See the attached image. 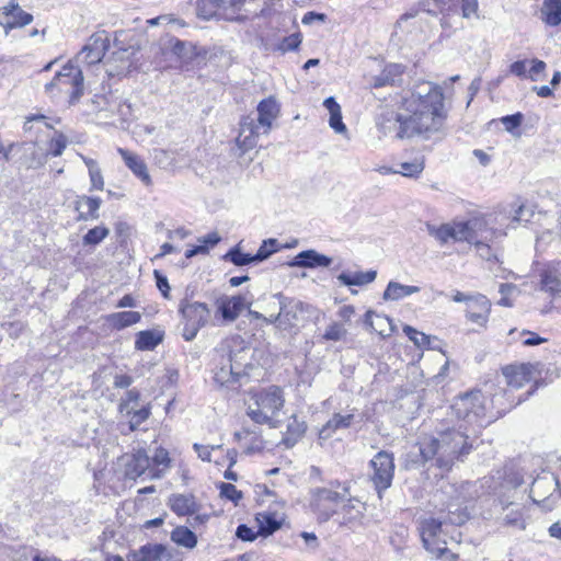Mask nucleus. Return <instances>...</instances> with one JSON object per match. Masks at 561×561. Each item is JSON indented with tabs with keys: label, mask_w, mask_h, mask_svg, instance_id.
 I'll return each mask as SVG.
<instances>
[{
	"label": "nucleus",
	"mask_w": 561,
	"mask_h": 561,
	"mask_svg": "<svg viewBox=\"0 0 561 561\" xmlns=\"http://www.w3.org/2000/svg\"><path fill=\"white\" fill-rule=\"evenodd\" d=\"M540 285L551 296L553 307L561 309V261L550 262L541 270Z\"/></svg>",
	"instance_id": "2eb2a0df"
},
{
	"label": "nucleus",
	"mask_w": 561,
	"mask_h": 561,
	"mask_svg": "<svg viewBox=\"0 0 561 561\" xmlns=\"http://www.w3.org/2000/svg\"><path fill=\"white\" fill-rule=\"evenodd\" d=\"M534 366L531 364L508 365L502 369L510 388L519 389L531 380Z\"/></svg>",
	"instance_id": "4be33fe9"
},
{
	"label": "nucleus",
	"mask_w": 561,
	"mask_h": 561,
	"mask_svg": "<svg viewBox=\"0 0 561 561\" xmlns=\"http://www.w3.org/2000/svg\"><path fill=\"white\" fill-rule=\"evenodd\" d=\"M32 22L33 15L22 10L16 0H10L7 5L0 8V25L3 26L5 34Z\"/></svg>",
	"instance_id": "a211bd4d"
},
{
	"label": "nucleus",
	"mask_w": 561,
	"mask_h": 561,
	"mask_svg": "<svg viewBox=\"0 0 561 561\" xmlns=\"http://www.w3.org/2000/svg\"><path fill=\"white\" fill-rule=\"evenodd\" d=\"M236 536L242 541L251 542L255 540L257 534L251 527L247 526L245 524H241L237 527Z\"/></svg>",
	"instance_id": "0e129e2a"
},
{
	"label": "nucleus",
	"mask_w": 561,
	"mask_h": 561,
	"mask_svg": "<svg viewBox=\"0 0 561 561\" xmlns=\"http://www.w3.org/2000/svg\"><path fill=\"white\" fill-rule=\"evenodd\" d=\"M232 344H239L237 339L226 341L221 346L220 366L216 368L214 379L220 386H228L239 380L245 366L247 347L240 346L237 351L232 350Z\"/></svg>",
	"instance_id": "423d86ee"
},
{
	"label": "nucleus",
	"mask_w": 561,
	"mask_h": 561,
	"mask_svg": "<svg viewBox=\"0 0 561 561\" xmlns=\"http://www.w3.org/2000/svg\"><path fill=\"white\" fill-rule=\"evenodd\" d=\"M129 416V428L135 431L138 426L150 416V408L142 407L140 409L134 408Z\"/></svg>",
	"instance_id": "8fccbe9b"
},
{
	"label": "nucleus",
	"mask_w": 561,
	"mask_h": 561,
	"mask_svg": "<svg viewBox=\"0 0 561 561\" xmlns=\"http://www.w3.org/2000/svg\"><path fill=\"white\" fill-rule=\"evenodd\" d=\"M330 127L335 133H344L346 130V126L342 121V112L339 110L337 112L330 113V119H329Z\"/></svg>",
	"instance_id": "69168bd1"
},
{
	"label": "nucleus",
	"mask_w": 561,
	"mask_h": 561,
	"mask_svg": "<svg viewBox=\"0 0 561 561\" xmlns=\"http://www.w3.org/2000/svg\"><path fill=\"white\" fill-rule=\"evenodd\" d=\"M469 433L471 432L468 427L459 425V428H448L439 432L437 436L422 437L417 443L421 463L431 461V466L449 471L456 461H462L471 451Z\"/></svg>",
	"instance_id": "f03ea898"
},
{
	"label": "nucleus",
	"mask_w": 561,
	"mask_h": 561,
	"mask_svg": "<svg viewBox=\"0 0 561 561\" xmlns=\"http://www.w3.org/2000/svg\"><path fill=\"white\" fill-rule=\"evenodd\" d=\"M403 332L419 347L427 346L430 344V337L426 334L419 332L410 325H405Z\"/></svg>",
	"instance_id": "603ef678"
},
{
	"label": "nucleus",
	"mask_w": 561,
	"mask_h": 561,
	"mask_svg": "<svg viewBox=\"0 0 561 561\" xmlns=\"http://www.w3.org/2000/svg\"><path fill=\"white\" fill-rule=\"evenodd\" d=\"M226 3V0H197V15L204 20L214 18L219 8Z\"/></svg>",
	"instance_id": "a19ab883"
},
{
	"label": "nucleus",
	"mask_w": 561,
	"mask_h": 561,
	"mask_svg": "<svg viewBox=\"0 0 561 561\" xmlns=\"http://www.w3.org/2000/svg\"><path fill=\"white\" fill-rule=\"evenodd\" d=\"M125 477L130 480H136L148 471L151 478H160V473L151 468V458L145 450H138L131 456H127L125 461Z\"/></svg>",
	"instance_id": "6ab92c4d"
},
{
	"label": "nucleus",
	"mask_w": 561,
	"mask_h": 561,
	"mask_svg": "<svg viewBox=\"0 0 561 561\" xmlns=\"http://www.w3.org/2000/svg\"><path fill=\"white\" fill-rule=\"evenodd\" d=\"M179 313L182 317V337L191 342L198 331L204 328L210 318V309L205 302L192 301L184 298L179 304Z\"/></svg>",
	"instance_id": "6e6552de"
},
{
	"label": "nucleus",
	"mask_w": 561,
	"mask_h": 561,
	"mask_svg": "<svg viewBox=\"0 0 561 561\" xmlns=\"http://www.w3.org/2000/svg\"><path fill=\"white\" fill-rule=\"evenodd\" d=\"M81 159L83 160L84 164L87 165L88 168V171H89V176H90V182H91V191L92 190H98V191H103L104 188V179H103V175H102V171L99 167V163L92 159V158H88V157H84V156H80Z\"/></svg>",
	"instance_id": "ea45409f"
},
{
	"label": "nucleus",
	"mask_w": 561,
	"mask_h": 561,
	"mask_svg": "<svg viewBox=\"0 0 561 561\" xmlns=\"http://www.w3.org/2000/svg\"><path fill=\"white\" fill-rule=\"evenodd\" d=\"M118 153L124 160L126 167L135 176H137L146 186L151 185L152 181L148 172L147 164L138 154L123 148H118Z\"/></svg>",
	"instance_id": "393cba45"
},
{
	"label": "nucleus",
	"mask_w": 561,
	"mask_h": 561,
	"mask_svg": "<svg viewBox=\"0 0 561 561\" xmlns=\"http://www.w3.org/2000/svg\"><path fill=\"white\" fill-rule=\"evenodd\" d=\"M377 128L385 137L397 139L410 138V128L407 115L399 114L392 110L383 111L377 118Z\"/></svg>",
	"instance_id": "ddd939ff"
},
{
	"label": "nucleus",
	"mask_w": 561,
	"mask_h": 561,
	"mask_svg": "<svg viewBox=\"0 0 561 561\" xmlns=\"http://www.w3.org/2000/svg\"><path fill=\"white\" fill-rule=\"evenodd\" d=\"M83 80L82 70L70 60L45 84V91L53 96L55 91L65 93L69 95V104L73 105L83 94Z\"/></svg>",
	"instance_id": "0eeeda50"
},
{
	"label": "nucleus",
	"mask_w": 561,
	"mask_h": 561,
	"mask_svg": "<svg viewBox=\"0 0 561 561\" xmlns=\"http://www.w3.org/2000/svg\"><path fill=\"white\" fill-rule=\"evenodd\" d=\"M36 124H42V125H45V126H49L47 123H46V116L44 115H32L30 117L26 118L25 123H24V131L25 133H31L35 125Z\"/></svg>",
	"instance_id": "338daca9"
},
{
	"label": "nucleus",
	"mask_w": 561,
	"mask_h": 561,
	"mask_svg": "<svg viewBox=\"0 0 561 561\" xmlns=\"http://www.w3.org/2000/svg\"><path fill=\"white\" fill-rule=\"evenodd\" d=\"M110 48V37L103 32L92 34L76 56V62L92 66L102 61Z\"/></svg>",
	"instance_id": "4468645a"
},
{
	"label": "nucleus",
	"mask_w": 561,
	"mask_h": 561,
	"mask_svg": "<svg viewBox=\"0 0 561 561\" xmlns=\"http://www.w3.org/2000/svg\"><path fill=\"white\" fill-rule=\"evenodd\" d=\"M257 118L248 115L242 116L239 123V134L236 139L238 148L242 153L253 149L257 144L261 134H268L273 122L279 114V104L276 99L268 96L263 99L256 107Z\"/></svg>",
	"instance_id": "7ed1b4c3"
},
{
	"label": "nucleus",
	"mask_w": 561,
	"mask_h": 561,
	"mask_svg": "<svg viewBox=\"0 0 561 561\" xmlns=\"http://www.w3.org/2000/svg\"><path fill=\"white\" fill-rule=\"evenodd\" d=\"M332 261V257L310 249L299 252L288 265L291 267L318 268L330 266Z\"/></svg>",
	"instance_id": "412c9836"
},
{
	"label": "nucleus",
	"mask_w": 561,
	"mask_h": 561,
	"mask_svg": "<svg viewBox=\"0 0 561 561\" xmlns=\"http://www.w3.org/2000/svg\"><path fill=\"white\" fill-rule=\"evenodd\" d=\"M442 525L443 523L436 518H427L421 524L423 547L437 558H440L445 552H447L446 542H439L438 540V536L442 533Z\"/></svg>",
	"instance_id": "dca6fc26"
},
{
	"label": "nucleus",
	"mask_w": 561,
	"mask_h": 561,
	"mask_svg": "<svg viewBox=\"0 0 561 561\" xmlns=\"http://www.w3.org/2000/svg\"><path fill=\"white\" fill-rule=\"evenodd\" d=\"M421 289L417 286L403 285L398 282H389L383 291L382 298L385 300H400L404 297L419 293Z\"/></svg>",
	"instance_id": "c9c22d12"
},
{
	"label": "nucleus",
	"mask_w": 561,
	"mask_h": 561,
	"mask_svg": "<svg viewBox=\"0 0 561 561\" xmlns=\"http://www.w3.org/2000/svg\"><path fill=\"white\" fill-rule=\"evenodd\" d=\"M277 251V240L276 239H267L262 242L259 250L254 254V260L256 263L263 262L268 259L273 253Z\"/></svg>",
	"instance_id": "09e8293b"
},
{
	"label": "nucleus",
	"mask_w": 561,
	"mask_h": 561,
	"mask_svg": "<svg viewBox=\"0 0 561 561\" xmlns=\"http://www.w3.org/2000/svg\"><path fill=\"white\" fill-rule=\"evenodd\" d=\"M247 300L242 295L225 298L220 301L218 310L224 320L234 321L245 308Z\"/></svg>",
	"instance_id": "cd10ccee"
},
{
	"label": "nucleus",
	"mask_w": 561,
	"mask_h": 561,
	"mask_svg": "<svg viewBox=\"0 0 561 561\" xmlns=\"http://www.w3.org/2000/svg\"><path fill=\"white\" fill-rule=\"evenodd\" d=\"M171 540L186 549H193L197 545V536L186 526L175 527L171 533Z\"/></svg>",
	"instance_id": "58836bf2"
},
{
	"label": "nucleus",
	"mask_w": 561,
	"mask_h": 561,
	"mask_svg": "<svg viewBox=\"0 0 561 561\" xmlns=\"http://www.w3.org/2000/svg\"><path fill=\"white\" fill-rule=\"evenodd\" d=\"M141 314L138 311L114 312L106 317L107 323L115 330H123L138 323Z\"/></svg>",
	"instance_id": "72a5a7b5"
},
{
	"label": "nucleus",
	"mask_w": 561,
	"mask_h": 561,
	"mask_svg": "<svg viewBox=\"0 0 561 561\" xmlns=\"http://www.w3.org/2000/svg\"><path fill=\"white\" fill-rule=\"evenodd\" d=\"M30 150V158L26 161L27 169H38L43 167L46 162V154L37 151L34 146L31 147Z\"/></svg>",
	"instance_id": "bf43d9fd"
},
{
	"label": "nucleus",
	"mask_w": 561,
	"mask_h": 561,
	"mask_svg": "<svg viewBox=\"0 0 561 561\" xmlns=\"http://www.w3.org/2000/svg\"><path fill=\"white\" fill-rule=\"evenodd\" d=\"M490 312L491 302L484 295L481 294L474 295V298L471 302H469L466 310L467 319L481 328L486 325Z\"/></svg>",
	"instance_id": "aec40b11"
},
{
	"label": "nucleus",
	"mask_w": 561,
	"mask_h": 561,
	"mask_svg": "<svg viewBox=\"0 0 561 561\" xmlns=\"http://www.w3.org/2000/svg\"><path fill=\"white\" fill-rule=\"evenodd\" d=\"M102 199L100 197L80 195L75 202V209L79 213L78 221L95 220L100 217V207Z\"/></svg>",
	"instance_id": "b1692460"
},
{
	"label": "nucleus",
	"mask_w": 561,
	"mask_h": 561,
	"mask_svg": "<svg viewBox=\"0 0 561 561\" xmlns=\"http://www.w3.org/2000/svg\"><path fill=\"white\" fill-rule=\"evenodd\" d=\"M354 420V414L334 413L332 417L320 428L319 439H329L336 431L348 428Z\"/></svg>",
	"instance_id": "c85d7f7f"
},
{
	"label": "nucleus",
	"mask_w": 561,
	"mask_h": 561,
	"mask_svg": "<svg viewBox=\"0 0 561 561\" xmlns=\"http://www.w3.org/2000/svg\"><path fill=\"white\" fill-rule=\"evenodd\" d=\"M169 465H170L169 453L164 448H158L154 453L153 458L151 459V468H153V466H157V467L162 466L163 468H168Z\"/></svg>",
	"instance_id": "e2e57ef3"
},
{
	"label": "nucleus",
	"mask_w": 561,
	"mask_h": 561,
	"mask_svg": "<svg viewBox=\"0 0 561 561\" xmlns=\"http://www.w3.org/2000/svg\"><path fill=\"white\" fill-rule=\"evenodd\" d=\"M283 390L277 386H271L256 392L253 402L248 405L247 414L256 424H266L272 428L277 427L274 420L284 407Z\"/></svg>",
	"instance_id": "39448f33"
},
{
	"label": "nucleus",
	"mask_w": 561,
	"mask_h": 561,
	"mask_svg": "<svg viewBox=\"0 0 561 561\" xmlns=\"http://www.w3.org/2000/svg\"><path fill=\"white\" fill-rule=\"evenodd\" d=\"M373 468L371 481L381 497V492L391 486L394 474V459L391 453L381 450L370 460Z\"/></svg>",
	"instance_id": "f8f14e48"
},
{
	"label": "nucleus",
	"mask_w": 561,
	"mask_h": 561,
	"mask_svg": "<svg viewBox=\"0 0 561 561\" xmlns=\"http://www.w3.org/2000/svg\"><path fill=\"white\" fill-rule=\"evenodd\" d=\"M256 1L257 0H229V7L238 14L233 18H229L228 20L243 22L249 18V14L256 15Z\"/></svg>",
	"instance_id": "4c0bfd02"
},
{
	"label": "nucleus",
	"mask_w": 561,
	"mask_h": 561,
	"mask_svg": "<svg viewBox=\"0 0 561 561\" xmlns=\"http://www.w3.org/2000/svg\"><path fill=\"white\" fill-rule=\"evenodd\" d=\"M110 234V229L104 226H96L89 229L83 236L82 242L84 245H98Z\"/></svg>",
	"instance_id": "37998d69"
},
{
	"label": "nucleus",
	"mask_w": 561,
	"mask_h": 561,
	"mask_svg": "<svg viewBox=\"0 0 561 561\" xmlns=\"http://www.w3.org/2000/svg\"><path fill=\"white\" fill-rule=\"evenodd\" d=\"M224 260L231 262L236 266H244L256 263L254 254L243 253L239 245L231 248L225 255Z\"/></svg>",
	"instance_id": "79ce46f5"
},
{
	"label": "nucleus",
	"mask_w": 561,
	"mask_h": 561,
	"mask_svg": "<svg viewBox=\"0 0 561 561\" xmlns=\"http://www.w3.org/2000/svg\"><path fill=\"white\" fill-rule=\"evenodd\" d=\"M444 100L443 89L436 83L424 81L415 87L403 102L410 113L407 117L411 137L419 135L431 139L443 131L447 119Z\"/></svg>",
	"instance_id": "f257e3e1"
},
{
	"label": "nucleus",
	"mask_w": 561,
	"mask_h": 561,
	"mask_svg": "<svg viewBox=\"0 0 561 561\" xmlns=\"http://www.w3.org/2000/svg\"><path fill=\"white\" fill-rule=\"evenodd\" d=\"M307 431V424L305 421L299 420L296 415H291L285 436L282 443L287 447L291 448L295 444L305 435Z\"/></svg>",
	"instance_id": "7c9ffc66"
},
{
	"label": "nucleus",
	"mask_w": 561,
	"mask_h": 561,
	"mask_svg": "<svg viewBox=\"0 0 561 561\" xmlns=\"http://www.w3.org/2000/svg\"><path fill=\"white\" fill-rule=\"evenodd\" d=\"M540 19L548 26H559L561 24V0H543Z\"/></svg>",
	"instance_id": "2f4dec72"
},
{
	"label": "nucleus",
	"mask_w": 561,
	"mask_h": 561,
	"mask_svg": "<svg viewBox=\"0 0 561 561\" xmlns=\"http://www.w3.org/2000/svg\"><path fill=\"white\" fill-rule=\"evenodd\" d=\"M488 399L481 391H470L455 399L450 409L453 414L463 422L462 427H468L471 434L490 424L492 416L486 415Z\"/></svg>",
	"instance_id": "20e7f679"
},
{
	"label": "nucleus",
	"mask_w": 561,
	"mask_h": 561,
	"mask_svg": "<svg viewBox=\"0 0 561 561\" xmlns=\"http://www.w3.org/2000/svg\"><path fill=\"white\" fill-rule=\"evenodd\" d=\"M426 230L431 237L435 238L442 244L447 243L449 240L456 242V221L453 224H443L440 226L427 222Z\"/></svg>",
	"instance_id": "e433bc0d"
},
{
	"label": "nucleus",
	"mask_w": 561,
	"mask_h": 561,
	"mask_svg": "<svg viewBox=\"0 0 561 561\" xmlns=\"http://www.w3.org/2000/svg\"><path fill=\"white\" fill-rule=\"evenodd\" d=\"M495 230L488 227L484 218L474 217L466 221H456V242L466 241L477 249L488 251V242H492Z\"/></svg>",
	"instance_id": "1a4fd4ad"
},
{
	"label": "nucleus",
	"mask_w": 561,
	"mask_h": 561,
	"mask_svg": "<svg viewBox=\"0 0 561 561\" xmlns=\"http://www.w3.org/2000/svg\"><path fill=\"white\" fill-rule=\"evenodd\" d=\"M347 503L342 506L340 524L348 528H354L360 524L363 518L364 506L359 501L353 502L352 499L347 497Z\"/></svg>",
	"instance_id": "c756f323"
},
{
	"label": "nucleus",
	"mask_w": 561,
	"mask_h": 561,
	"mask_svg": "<svg viewBox=\"0 0 561 561\" xmlns=\"http://www.w3.org/2000/svg\"><path fill=\"white\" fill-rule=\"evenodd\" d=\"M331 486L336 489L342 488V491L317 488L311 492V506L323 520H328L336 513L335 507L340 502H343L351 496L350 488L346 483L341 484L339 481H334L331 482Z\"/></svg>",
	"instance_id": "9d476101"
},
{
	"label": "nucleus",
	"mask_w": 561,
	"mask_h": 561,
	"mask_svg": "<svg viewBox=\"0 0 561 561\" xmlns=\"http://www.w3.org/2000/svg\"><path fill=\"white\" fill-rule=\"evenodd\" d=\"M346 334V330L343 328L342 324L340 323H332L331 325L328 327V329L325 330L324 334H323V337L328 341H340L341 339H343Z\"/></svg>",
	"instance_id": "13d9d810"
},
{
	"label": "nucleus",
	"mask_w": 561,
	"mask_h": 561,
	"mask_svg": "<svg viewBox=\"0 0 561 561\" xmlns=\"http://www.w3.org/2000/svg\"><path fill=\"white\" fill-rule=\"evenodd\" d=\"M279 302L278 330L289 331L298 325L299 314L304 311V304L290 299L278 293L275 295Z\"/></svg>",
	"instance_id": "f3484780"
},
{
	"label": "nucleus",
	"mask_w": 561,
	"mask_h": 561,
	"mask_svg": "<svg viewBox=\"0 0 561 561\" xmlns=\"http://www.w3.org/2000/svg\"><path fill=\"white\" fill-rule=\"evenodd\" d=\"M219 489L221 496L234 503H238V501L242 499V492L237 490V488L231 483L221 482Z\"/></svg>",
	"instance_id": "4d7b16f0"
},
{
	"label": "nucleus",
	"mask_w": 561,
	"mask_h": 561,
	"mask_svg": "<svg viewBox=\"0 0 561 561\" xmlns=\"http://www.w3.org/2000/svg\"><path fill=\"white\" fill-rule=\"evenodd\" d=\"M504 523L507 526H514L519 529H525L526 524L523 518V513L519 508L517 510H511L504 517Z\"/></svg>",
	"instance_id": "6e6d98bb"
},
{
	"label": "nucleus",
	"mask_w": 561,
	"mask_h": 561,
	"mask_svg": "<svg viewBox=\"0 0 561 561\" xmlns=\"http://www.w3.org/2000/svg\"><path fill=\"white\" fill-rule=\"evenodd\" d=\"M168 49L179 58H186L188 56V43L175 37L169 41Z\"/></svg>",
	"instance_id": "5fc2aeb1"
},
{
	"label": "nucleus",
	"mask_w": 561,
	"mask_h": 561,
	"mask_svg": "<svg viewBox=\"0 0 561 561\" xmlns=\"http://www.w3.org/2000/svg\"><path fill=\"white\" fill-rule=\"evenodd\" d=\"M169 506L178 516L193 515L199 510V504L193 494H172Z\"/></svg>",
	"instance_id": "a878e982"
},
{
	"label": "nucleus",
	"mask_w": 561,
	"mask_h": 561,
	"mask_svg": "<svg viewBox=\"0 0 561 561\" xmlns=\"http://www.w3.org/2000/svg\"><path fill=\"white\" fill-rule=\"evenodd\" d=\"M301 44V35L299 33L290 34L289 36H285L280 39V42L276 45L275 50L280 51L282 54L297 50L299 45Z\"/></svg>",
	"instance_id": "49530a36"
},
{
	"label": "nucleus",
	"mask_w": 561,
	"mask_h": 561,
	"mask_svg": "<svg viewBox=\"0 0 561 561\" xmlns=\"http://www.w3.org/2000/svg\"><path fill=\"white\" fill-rule=\"evenodd\" d=\"M259 533L263 536H270L280 528V522L273 514H264L259 518Z\"/></svg>",
	"instance_id": "a18cd8bd"
},
{
	"label": "nucleus",
	"mask_w": 561,
	"mask_h": 561,
	"mask_svg": "<svg viewBox=\"0 0 561 561\" xmlns=\"http://www.w3.org/2000/svg\"><path fill=\"white\" fill-rule=\"evenodd\" d=\"M523 114L522 113H515L512 115H506L501 118L502 124L504 125L505 129L510 133H512L514 129L519 127L523 122Z\"/></svg>",
	"instance_id": "680f3d73"
},
{
	"label": "nucleus",
	"mask_w": 561,
	"mask_h": 561,
	"mask_svg": "<svg viewBox=\"0 0 561 561\" xmlns=\"http://www.w3.org/2000/svg\"><path fill=\"white\" fill-rule=\"evenodd\" d=\"M404 67L399 64L387 65L383 70L373 78L371 85L374 88H382L386 85H399L402 81Z\"/></svg>",
	"instance_id": "bb28decb"
},
{
	"label": "nucleus",
	"mask_w": 561,
	"mask_h": 561,
	"mask_svg": "<svg viewBox=\"0 0 561 561\" xmlns=\"http://www.w3.org/2000/svg\"><path fill=\"white\" fill-rule=\"evenodd\" d=\"M529 497L543 511H552L561 497L558 478L551 472H542L531 483Z\"/></svg>",
	"instance_id": "9b49d317"
},
{
	"label": "nucleus",
	"mask_w": 561,
	"mask_h": 561,
	"mask_svg": "<svg viewBox=\"0 0 561 561\" xmlns=\"http://www.w3.org/2000/svg\"><path fill=\"white\" fill-rule=\"evenodd\" d=\"M153 276H154V279H156V285H157L158 289L160 290L161 295L164 298H170V289H171V287L169 285V280H168L167 276L163 275L158 270L153 271Z\"/></svg>",
	"instance_id": "052dcab7"
},
{
	"label": "nucleus",
	"mask_w": 561,
	"mask_h": 561,
	"mask_svg": "<svg viewBox=\"0 0 561 561\" xmlns=\"http://www.w3.org/2000/svg\"><path fill=\"white\" fill-rule=\"evenodd\" d=\"M67 147V138L64 134L58 133L50 141H49V148L46 154L53 156V157H59L62 154L64 150Z\"/></svg>",
	"instance_id": "3c124183"
},
{
	"label": "nucleus",
	"mask_w": 561,
	"mask_h": 561,
	"mask_svg": "<svg viewBox=\"0 0 561 561\" xmlns=\"http://www.w3.org/2000/svg\"><path fill=\"white\" fill-rule=\"evenodd\" d=\"M171 554L161 543H148L127 556V561H170Z\"/></svg>",
	"instance_id": "5701e85b"
},
{
	"label": "nucleus",
	"mask_w": 561,
	"mask_h": 561,
	"mask_svg": "<svg viewBox=\"0 0 561 561\" xmlns=\"http://www.w3.org/2000/svg\"><path fill=\"white\" fill-rule=\"evenodd\" d=\"M377 272L374 270L367 272H342L337 275V280L345 286H364L376 279Z\"/></svg>",
	"instance_id": "473e14b6"
},
{
	"label": "nucleus",
	"mask_w": 561,
	"mask_h": 561,
	"mask_svg": "<svg viewBox=\"0 0 561 561\" xmlns=\"http://www.w3.org/2000/svg\"><path fill=\"white\" fill-rule=\"evenodd\" d=\"M461 10L465 18H470L478 11V0H461Z\"/></svg>",
	"instance_id": "774afa93"
},
{
	"label": "nucleus",
	"mask_w": 561,
	"mask_h": 561,
	"mask_svg": "<svg viewBox=\"0 0 561 561\" xmlns=\"http://www.w3.org/2000/svg\"><path fill=\"white\" fill-rule=\"evenodd\" d=\"M163 340V334L154 330H145L136 334L135 348L138 351H152Z\"/></svg>",
	"instance_id": "f704fd0d"
},
{
	"label": "nucleus",
	"mask_w": 561,
	"mask_h": 561,
	"mask_svg": "<svg viewBox=\"0 0 561 561\" xmlns=\"http://www.w3.org/2000/svg\"><path fill=\"white\" fill-rule=\"evenodd\" d=\"M534 216V211L526 206L525 204H518L516 209H514V215L511 219L510 226L512 228H517L518 226L526 225L530 221Z\"/></svg>",
	"instance_id": "c03bdc74"
},
{
	"label": "nucleus",
	"mask_w": 561,
	"mask_h": 561,
	"mask_svg": "<svg viewBox=\"0 0 561 561\" xmlns=\"http://www.w3.org/2000/svg\"><path fill=\"white\" fill-rule=\"evenodd\" d=\"M424 169V163L422 160H414L412 162H403L400 164V170L398 171L404 176H415L419 175Z\"/></svg>",
	"instance_id": "864d4df0"
},
{
	"label": "nucleus",
	"mask_w": 561,
	"mask_h": 561,
	"mask_svg": "<svg viewBox=\"0 0 561 561\" xmlns=\"http://www.w3.org/2000/svg\"><path fill=\"white\" fill-rule=\"evenodd\" d=\"M140 393L136 389L126 392L125 398L119 403V411L126 415L131 414V410L137 407Z\"/></svg>",
	"instance_id": "de8ad7c7"
}]
</instances>
